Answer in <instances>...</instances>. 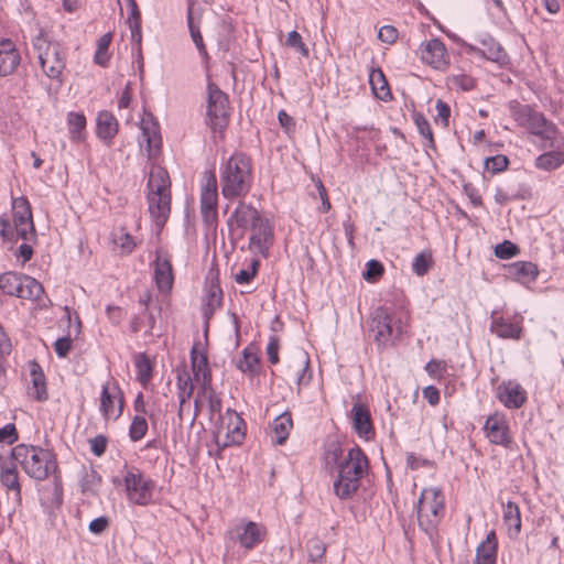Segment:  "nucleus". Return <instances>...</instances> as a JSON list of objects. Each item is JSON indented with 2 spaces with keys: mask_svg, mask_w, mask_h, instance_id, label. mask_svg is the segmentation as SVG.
Masks as SVG:
<instances>
[{
  "mask_svg": "<svg viewBox=\"0 0 564 564\" xmlns=\"http://www.w3.org/2000/svg\"><path fill=\"white\" fill-rule=\"evenodd\" d=\"M229 119V99L215 83L208 82L206 87V124L217 131L224 130Z\"/></svg>",
  "mask_w": 564,
  "mask_h": 564,
  "instance_id": "9",
  "label": "nucleus"
},
{
  "mask_svg": "<svg viewBox=\"0 0 564 564\" xmlns=\"http://www.w3.org/2000/svg\"><path fill=\"white\" fill-rule=\"evenodd\" d=\"M516 321H510L502 316L491 315L490 332L503 339H520L522 336V319L517 315Z\"/></svg>",
  "mask_w": 564,
  "mask_h": 564,
  "instance_id": "20",
  "label": "nucleus"
},
{
  "mask_svg": "<svg viewBox=\"0 0 564 564\" xmlns=\"http://www.w3.org/2000/svg\"><path fill=\"white\" fill-rule=\"evenodd\" d=\"M352 426L357 435L369 441L375 435L371 414L366 404L356 402L351 408Z\"/></svg>",
  "mask_w": 564,
  "mask_h": 564,
  "instance_id": "22",
  "label": "nucleus"
},
{
  "mask_svg": "<svg viewBox=\"0 0 564 564\" xmlns=\"http://www.w3.org/2000/svg\"><path fill=\"white\" fill-rule=\"evenodd\" d=\"M44 289L42 284L34 278L23 274L21 280V286L19 290L18 297L36 301L43 294Z\"/></svg>",
  "mask_w": 564,
  "mask_h": 564,
  "instance_id": "36",
  "label": "nucleus"
},
{
  "mask_svg": "<svg viewBox=\"0 0 564 564\" xmlns=\"http://www.w3.org/2000/svg\"><path fill=\"white\" fill-rule=\"evenodd\" d=\"M413 120L419 133L427 140V147H434V139L431 126L427 119L424 117V115L415 112L413 115Z\"/></svg>",
  "mask_w": 564,
  "mask_h": 564,
  "instance_id": "50",
  "label": "nucleus"
},
{
  "mask_svg": "<svg viewBox=\"0 0 564 564\" xmlns=\"http://www.w3.org/2000/svg\"><path fill=\"white\" fill-rule=\"evenodd\" d=\"M509 160L506 155L497 154L485 160V169L492 174H497L507 169Z\"/></svg>",
  "mask_w": 564,
  "mask_h": 564,
  "instance_id": "56",
  "label": "nucleus"
},
{
  "mask_svg": "<svg viewBox=\"0 0 564 564\" xmlns=\"http://www.w3.org/2000/svg\"><path fill=\"white\" fill-rule=\"evenodd\" d=\"M11 458L21 465L29 477L37 481L47 479L57 470L55 455L40 446L19 444L11 449Z\"/></svg>",
  "mask_w": 564,
  "mask_h": 564,
  "instance_id": "3",
  "label": "nucleus"
},
{
  "mask_svg": "<svg viewBox=\"0 0 564 564\" xmlns=\"http://www.w3.org/2000/svg\"><path fill=\"white\" fill-rule=\"evenodd\" d=\"M123 485L130 502L138 506H147L152 501L155 484L138 467H124Z\"/></svg>",
  "mask_w": 564,
  "mask_h": 564,
  "instance_id": "10",
  "label": "nucleus"
},
{
  "mask_svg": "<svg viewBox=\"0 0 564 564\" xmlns=\"http://www.w3.org/2000/svg\"><path fill=\"white\" fill-rule=\"evenodd\" d=\"M147 187L149 213L154 224L162 227L171 212V181L165 169L161 166L152 167Z\"/></svg>",
  "mask_w": 564,
  "mask_h": 564,
  "instance_id": "4",
  "label": "nucleus"
},
{
  "mask_svg": "<svg viewBox=\"0 0 564 564\" xmlns=\"http://www.w3.org/2000/svg\"><path fill=\"white\" fill-rule=\"evenodd\" d=\"M31 379L32 386L29 387V394L37 401L47 400L45 376L37 364L32 366Z\"/></svg>",
  "mask_w": 564,
  "mask_h": 564,
  "instance_id": "33",
  "label": "nucleus"
},
{
  "mask_svg": "<svg viewBox=\"0 0 564 564\" xmlns=\"http://www.w3.org/2000/svg\"><path fill=\"white\" fill-rule=\"evenodd\" d=\"M21 57L15 45L10 40L0 42V76L4 77L14 72Z\"/></svg>",
  "mask_w": 564,
  "mask_h": 564,
  "instance_id": "26",
  "label": "nucleus"
},
{
  "mask_svg": "<svg viewBox=\"0 0 564 564\" xmlns=\"http://www.w3.org/2000/svg\"><path fill=\"white\" fill-rule=\"evenodd\" d=\"M421 59L435 69H441L448 64V55L445 44L440 39H432L420 46Z\"/></svg>",
  "mask_w": 564,
  "mask_h": 564,
  "instance_id": "18",
  "label": "nucleus"
},
{
  "mask_svg": "<svg viewBox=\"0 0 564 564\" xmlns=\"http://www.w3.org/2000/svg\"><path fill=\"white\" fill-rule=\"evenodd\" d=\"M253 183L252 161L242 153L235 152L220 167L221 194L226 199L245 197Z\"/></svg>",
  "mask_w": 564,
  "mask_h": 564,
  "instance_id": "1",
  "label": "nucleus"
},
{
  "mask_svg": "<svg viewBox=\"0 0 564 564\" xmlns=\"http://www.w3.org/2000/svg\"><path fill=\"white\" fill-rule=\"evenodd\" d=\"M406 465L410 469L416 470L422 467H432L433 463L422 456H417L414 453H409L406 455Z\"/></svg>",
  "mask_w": 564,
  "mask_h": 564,
  "instance_id": "64",
  "label": "nucleus"
},
{
  "mask_svg": "<svg viewBox=\"0 0 564 564\" xmlns=\"http://www.w3.org/2000/svg\"><path fill=\"white\" fill-rule=\"evenodd\" d=\"M18 440V432L15 425L12 423L6 424L0 429V443L13 444Z\"/></svg>",
  "mask_w": 564,
  "mask_h": 564,
  "instance_id": "63",
  "label": "nucleus"
},
{
  "mask_svg": "<svg viewBox=\"0 0 564 564\" xmlns=\"http://www.w3.org/2000/svg\"><path fill=\"white\" fill-rule=\"evenodd\" d=\"M343 455V449L339 443H330L325 449V460L326 465H338L340 462V457Z\"/></svg>",
  "mask_w": 564,
  "mask_h": 564,
  "instance_id": "59",
  "label": "nucleus"
},
{
  "mask_svg": "<svg viewBox=\"0 0 564 564\" xmlns=\"http://www.w3.org/2000/svg\"><path fill=\"white\" fill-rule=\"evenodd\" d=\"M509 110L519 126L542 140L550 141V147L553 145L552 141L557 129L543 113L534 110L530 105L520 104L517 100L510 101Z\"/></svg>",
  "mask_w": 564,
  "mask_h": 564,
  "instance_id": "7",
  "label": "nucleus"
},
{
  "mask_svg": "<svg viewBox=\"0 0 564 564\" xmlns=\"http://www.w3.org/2000/svg\"><path fill=\"white\" fill-rule=\"evenodd\" d=\"M368 471L369 460L364 451L358 445L351 447L337 466V477L333 484L336 497L340 500L350 499Z\"/></svg>",
  "mask_w": 564,
  "mask_h": 564,
  "instance_id": "2",
  "label": "nucleus"
},
{
  "mask_svg": "<svg viewBox=\"0 0 564 564\" xmlns=\"http://www.w3.org/2000/svg\"><path fill=\"white\" fill-rule=\"evenodd\" d=\"M285 45L291 48H294L304 57H307L310 54L308 47L302 41V36L300 35V33L295 30L288 33Z\"/></svg>",
  "mask_w": 564,
  "mask_h": 564,
  "instance_id": "55",
  "label": "nucleus"
},
{
  "mask_svg": "<svg viewBox=\"0 0 564 564\" xmlns=\"http://www.w3.org/2000/svg\"><path fill=\"white\" fill-rule=\"evenodd\" d=\"M292 429L293 421L290 412H283L278 415L272 423V431L274 434L275 443L283 445L286 442Z\"/></svg>",
  "mask_w": 564,
  "mask_h": 564,
  "instance_id": "34",
  "label": "nucleus"
},
{
  "mask_svg": "<svg viewBox=\"0 0 564 564\" xmlns=\"http://www.w3.org/2000/svg\"><path fill=\"white\" fill-rule=\"evenodd\" d=\"M435 108L437 111V116L435 117V122L436 123L441 122L443 124V127H447L448 120L451 117L449 106L445 101L438 99L436 101Z\"/></svg>",
  "mask_w": 564,
  "mask_h": 564,
  "instance_id": "62",
  "label": "nucleus"
},
{
  "mask_svg": "<svg viewBox=\"0 0 564 564\" xmlns=\"http://www.w3.org/2000/svg\"><path fill=\"white\" fill-rule=\"evenodd\" d=\"M17 464L12 458L0 460V482L8 490L14 492L15 501L21 502V485Z\"/></svg>",
  "mask_w": 564,
  "mask_h": 564,
  "instance_id": "25",
  "label": "nucleus"
},
{
  "mask_svg": "<svg viewBox=\"0 0 564 564\" xmlns=\"http://www.w3.org/2000/svg\"><path fill=\"white\" fill-rule=\"evenodd\" d=\"M453 85L460 88L464 91H469L475 88V79L466 74H457L452 77Z\"/></svg>",
  "mask_w": 564,
  "mask_h": 564,
  "instance_id": "61",
  "label": "nucleus"
},
{
  "mask_svg": "<svg viewBox=\"0 0 564 564\" xmlns=\"http://www.w3.org/2000/svg\"><path fill=\"white\" fill-rule=\"evenodd\" d=\"M498 552V540L496 532L491 530L486 540L476 547L474 564H496Z\"/></svg>",
  "mask_w": 564,
  "mask_h": 564,
  "instance_id": "27",
  "label": "nucleus"
},
{
  "mask_svg": "<svg viewBox=\"0 0 564 564\" xmlns=\"http://www.w3.org/2000/svg\"><path fill=\"white\" fill-rule=\"evenodd\" d=\"M370 332L379 348L393 346L403 333V325L399 317L386 307L378 306L371 315Z\"/></svg>",
  "mask_w": 564,
  "mask_h": 564,
  "instance_id": "8",
  "label": "nucleus"
},
{
  "mask_svg": "<svg viewBox=\"0 0 564 564\" xmlns=\"http://www.w3.org/2000/svg\"><path fill=\"white\" fill-rule=\"evenodd\" d=\"M67 126L70 140L82 142L86 137V118L82 112H69L67 115Z\"/></svg>",
  "mask_w": 564,
  "mask_h": 564,
  "instance_id": "35",
  "label": "nucleus"
},
{
  "mask_svg": "<svg viewBox=\"0 0 564 564\" xmlns=\"http://www.w3.org/2000/svg\"><path fill=\"white\" fill-rule=\"evenodd\" d=\"M123 410V393L115 380L102 384L100 393V412L106 420H117Z\"/></svg>",
  "mask_w": 564,
  "mask_h": 564,
  "instance_id": "14",
  "label": "nucleus"
},
{
  "mask_svg": "<svg viewBox=\"0 0 564 564\" xmlns=\"http://www.w3.org/2000/svg\"><path fill=\"white\" fill-rule=\"evenodd\" d=\"M445 511V497L440 488L430 487L421 491L416 503L419 527L432 543L438 539V524Z\"/></svg>",
  "mask_w": 564,
  "mask_h": 564,
  "instance_id": "5",
  "label": "nucleus"
},
{
  "mask_svg": "<svg viewBox=\"0 0 564 564\" xmlns=\"http://www.w3.org/2000/svg\"><path fill=\"white\" fill-rule=\"evenodd\" d=\"M206 183L200 193V214L207 226H214L217 221V180L214 172L205 173Z\"/></svg>",
  "mask_w": 564,
  "mask_h": 564,
  "instance_id": "13",
  "label": "nucleus"
},
{
  "mask_svg": "<svg viewBox=\"0 0 564 564\" xmlns=\"http://www.w3.org/2000/svg\"><path fill=\"white\" fill-rule=\"evenodd\" d=\"M22 275L12 271L0 274V290L7 295L18 297Z\"/></svg>",
  "mask_w": 564,
  "mask_h": 564,
  "instance_id": "42",
  "label": "nucleus"
},
{
  "mask_svg": "<svg viewBox=\"0 0 564 564\" xmlns=\"http://www.w3.org/2000/svg\"><path fill=\"white\" fill-rule=\"evenodd\" d=\"M37 58L43 73L62 85L61 76L66 67V52L62 45L57 42L46 45L45 52H41Z\"/></svg>",
  "mask_w": 564,
  "mask_h": 564,
  "instance_id": "12",
  "label": "nucleus"
},
{
  "mask_svg": "<svg viewBox=\"0 0 564 564\" xmlns=\"http://www.w3.org/2000/svg\"><path fill=\"white\" fill-rule=\"evenodd\" d=\"M101 485V476L93 465L82 466L79 470V486L84 494H96Z\"/></svg>",
  "mask_w": 564,
  "mask_h": 564,
  "instance_id": "31",
  "label": "nucleus"
},
{
  "mask_svg": "<svg viewBox=\"0 0 564 564\" xmlns=\"http://www.w3.org/2000/svg\"><path fill=\"white\" fill-rule=\"evenodd\" d=\"M198 398L207 400L209 412L212 415L220 414L223 403L220 397L216 393L212 384H208L205 389H198Z\"/></svg>",
  "mask_w": 564,
  "mask_h": 564,
  "instance_id": "45",
  "label": "nucleus"
},
{
  "mask_svg": "<svg viewBox=\"0 0 564 564\" xmlns=\"http://www.w3.org/2000/svg\"><path fill=\"white\" fill-rule=\"evenodd\" d=\"M259 260L252 259L248 269H241L235 276L238 284L249 283L257 274L259 268Z\"/></svg>",
  "mask_w": 564,
  "mask_h": 564,
  "instance_id": "58",
  "label": "nucleus"
},
{
  "mask_svg": "<svg viewBox=\"0 0 564 564\" xmlns=\"http://www.w3.org/2000/svg\"><path fill=\"white\" fill-rule=\"evenodd\" d=\"M260 212L243 200H240L227 219L229 238L234 242L242 239L245 232L261 218Z\"/></svg>",
  "mask_w": 564,
  "mask_h": 564,
  "instance_id": "11",
  "label": "nucleus"
},
{
  "mask_svg": "<svg viewBox=\"0 0 564 564\" xmlns=\"http://www.w3.org/2000/svg\"><path fill=\"white\" fill-rule=\"evenodd\" d=\"M384 268L378 260L371 259L366 264V271L362 276L368 282H373L383 274Z\"/></svg>",
  "mask_w": 564,
  "mask_h": 564,
  "instance_id": "57",
  "label": "nucleus"
},
{
  "mask_svg": "<svg viewBox=\"0 0 564 564\" xmlns=\"http://www.w3.org/2000/svg\"><path fill=\"white\" fill-rule=\"evenodd\" d=\"M142 134L140 139V143H147L149 155H152L154 151L159 150L161 147V137L160 134L154 131L150 130L147 127H142Z\"/></svg>",
  "mask_w": 564,
  "mask_h": 564,
  "instance_id": "52",
  "label": "nucleus"
},
{
  "mask_svg": "<svg viewBox=\"0 0 564 564\" xmlns=\"http://www.w3.org/2000/svg\"><path fill=\"white\" fill-rule=\"evenodd\" d=\"M191 365L194 379L200 382L199 388H206L212 384V371L208 364L207 355L198 351L197 345L191 349Z\"/></svg>",
  "mask_w": 564,
  "mask_h": 564,
  "instance_id": "24",
  "label": "nucleus"
},
{
  "mask_svg": "<svg viewBox=\"0 0 564 564\" xmlns=\"http://www.w3.org/2000/svg\"><path fill=\"white\" fill-rule=\"evenodd\" d=\"M519 252V247L509 240H505L503 242L498 243L495 247V256L502 260L511 259L516 257Z\"/></svg>",
  "mask_w": 564,
  "mask_h": 564,
  "instance_id": "54",
  "label": "nucleus"
},
{
  "mask_svg": "<svg viewBox=\"0 0 564 564\" xmlns=\"http://www.w3.org/2000/svg\"><path fill=\"white\" fill-rule=\"evenodd\" d=\"M118 120L107 110L98 112L96 118V134L97 137L109 144L118 132Z\"/></svg>",
  "mask_w": 564,
  "mask_h": 564,
  "instance_id": "28",
  "label": "nucleus"
},
{
  "mask_svg": "<svg viewBox=\"0 0 564 564\" xmlns=\"http://www.w3.org/2000/svg\"><path fill=\"white\" fill-rule=\"evenodd\" d=\"M134 366L137 370L138 381L145 387L152 378V362L145 354H138L134 356Z\"/></svg>",
  "mask_w": 564,
  "mask_h": 564,
  "instance_id": "41",
  "label": "nucleus"
},
{
  "mask_svg": "<svg viewBox=\"0 0 564 564\" xmlns=\"http://www.w3.org/2000/svg\"><path fill=\"white\" fill-rule=\"evenodd\" d=\"M299 358H300L301 367L297 369V372H296V384L300 389L301 386L308 384V382L311 380V373H308V366H310L308 355L304 351H301L299 355Z\"/></svg>",
  "mask_w": 564,
  "mask_h": 564,
  "instance_id": "53",
  "label": "nucleus"
},
{
  "mask_svg": "<svg viewBox=\"0 0 564 564\" xmlns=\"http://www.w3.org/2000/svg\"><path fill=\"white\" fill-rule=\"evenodd\" d=\"M0 236L7 241L36 239L31 206L25 197L13 198L12 223L6 217L0 218Z\"/></svg>",
  "mask_w": 564,
  "mask_h": 564,
  "instance_id": "6",
  "label": "nucleus"
},
{
  "mask_svg": "<svg viewBox=\"0 0 564 564\" xmlns=\"http://www.w3.org/2000/svg\"><path fill=\"white\" fill-rule=\"evenodd\" d=\"M433 264V259L430 252H420L415 256L412 262V270L417 276L425 275Z\"/></svg>",
  "mask_w": 564,
  "mask_h": 564,
  "instance_id": "49",
  "label": "nucleus"
},
{
  "mask_svg": "<svg viewBox=\"0 0 564 564\" xmlns=\"http://www.w3.org/2000/svg\"><path fill=\"white\" fill-rule=\"evenodd\" d=\"M502 519L508 527L509 535L517 536L521 531V513L516 502L508 501L503 505Z\"/></svg>",
  "mask_w": 564,
  "mask_h": 564,
  "instance_id": "32",
  "label": "nucleus"
},
{
  "mask_svg": "<svg viewBox=\"0 0 564 564\" xmlns=\"http://www.w3.org/2000/svg\"><path fill=\"white\" fill-rule=\"evenodd\" d=\"M496 395L508 409H519L527 400L525 390L516 381L500 383L497 387Z\"/></svg>",
  "mask_w": 564,
  "mask_h": 564,
  "instance_id": "19",
  "label": "nucleus"
},
{
  "mask_svg": "<svg viewBox=\"0 0 564 564\" xmlns=\"http://www.w3.org/2000/svg\"><path fill=\"white\" fill-rule=\"evenodd\" d=\"M479 42L482 47H477L471 44H465L466 52L501 65L508 62V55L506 51L491 36L485 35L480 39Z\"/></svg>",
  "mask_w": 564,
  "mask_h": 564,
  "instance_id": "17",
  "label": "nucleus"
},
{
  "mask_svg": "<svg viewBox=\"0 0 564 564\" xmlns=\"http://www.w3.org/2000/svg\"><path fill=\"white\" fill-rule=\"evenodd\" d=\"M306 551L308 554V558L312 562H317L324 557L326 552V545L321 539L312 538L306 543Z\"/></svg>",
  "mask_w": 564,
  "mask_h": 564,
  "instance_id": "51",
  "label": "nucleus"
},
{
  "mask_svg": "<svg viewBox=\"0 0 564 564\" xmlns=\"http://www.w3.org/2000/svg\"><path fill=\"white\" fill-rule=\"evenodd\" d=\"M258 364L259 358L257 354L250 347H246L242 350V357L236 362V366L245 373L256 375L258 372Z\"/></svg>",
  "mask_w": 564,
  "mask_h": 564,
  "instance_id": "43",
  "label": "nucleus"
},
{
  "mask_svg": "<svg viewBox=\"0 0 564 564\" xmlns=\"http://www.w3.org/2000/svg\"><path fill=\"white\" fill-rule=\"evenodd\" d=\"M249 250L267 256L272 243V228L270 223L263 216L259 218L250 228Z\"/></svg>",
  "mask_w": 564,
  "mask_h": 564,
  "instance_id": "16",
  "label": "nucleus"
},
{
  "mask_svg": "<svg viewBox=\"0 0 564 564\" xmlns=\"http://www.w3.org/2000/svg\"><path fill=\"white\" fill-rule=\"evenodd\" d=\"M223 303V291L218 284L212 283L207 290L205 304H204V317L208 321L217 308Z\"/></svg>",
  "mask_w": 564,
  "mask_h": 564,
  "instance_id": "38",
  "label": "nucleus"
},
{
  "mask_svg": "<svg viewBox=\"0 0 564 564\" xmlns=\"http://www.w3.org/2000/svg\"><path fill=\"white\" fill-rule=\"evenodd\" d=\"M89 444L91 453L95 456L100 457L105 454L107 449L108 438L102 434H98L91 440H89Z\"/></svg>",
  "mask_w": 564,
  "mask_h": 564,
  "instance_id": "60",
  "label": "nucleus"
},
{
  "mask_svg": "<svg viewBox=\"0 0 564 564\" xmlns=\"http://www.w3.org/2000/svg\"><path fill=\"white\" fill-rule=\"evenodd\" d=\"M153 278L158 290L163 293L170 292L174 281L171 261L158 252L153 262Z\"/></svg>",
  "mask_w": 564,
  "mask_h": 564,
  "instance_id": "23",
  "label": "nucleus"
},
{
  "mask_svg": "<svg viewBox=\"0 0 564 564\" xmlns=\"http://www.w3.org/2000/svg\"><path fill=\"white\" fill-rule=\"evenodd\" d=\"M484 429L490 443L505 447L510 446L509 426L502 416L497 414L489 416L485 422Z\"/></svg>",
  "mask_w": 564,
  "mask_h": 564,
  "instance_id": "21",
  "label": "nucleus"
},
{
  "mask_svg": "<svg viewBox=\"0 0 564 564\" xmlns=\"http://www.w3.org/2000/svg\"><path fill=\"white\" fill-rule=\"evenodd\" d=\"M228 534L231 540L239 542L243 549L252 550L262 542L265 535V528L253 521H241Z\"/></svg>",
  "mask_w": 564,
  "mask_h": 564,
  "instance_id": "15",
  "label": "nucleus"
},
{
  "mask_svg": "<svg viewBox=\"0 0 564 564\" xmlns=\"http://www.w3.org/2000/svg\"><path fill=\"white\" fill-rule=\"evenodd\" d=\"M564 163V153L561 151H549L535 159V166L543 171H553Z\"/></svg>",
  "mask_w": 564,
  "mask_h": 564,
  "instance_id": "40",
  "label": "nucleus"
},
{
  "mask_svg": "<svg viewBox=\"0 0 564 564\" xmlns=\"http://www.w3.org/2000/svg\"><path fill=\"white\" fill-rule=\"evenodd\" d=\"M369 84L376 97L386 100L390 96V89L383 72L380 68H371L369 72Z\"/></svg>",
  "mask_w": 564,
  "mask_h": 564,
  "instance_id": "37",
  "label": "nucleus"
},
{
  "mask_svg": "<svg viewBox=\"0 0 564 564\" xmlns=\"http://www.w3.org/2000/svg\"><path fill=\"white\" fill-rule=\"evenodd\" d=\"M187 26L189 30L191 37H192L199 55L202 56L203 59L208 61L209 55H208V52L206 50V46H205V43H204V40L202 36L199 25L196 24L194 21L193 9L191 6L187 9Z\"/></svg>",
  "mask_w": 564,
  "mask_h": 564,
  "instance_id": "39",
  "label": "nucleus"
},
{
  "mask_svg": "<svg viewBox=\"0 0 564 564\" xmlns=\"http://www.w3.org/2000/svg\"><path fill=\"white\" fill-rule=\"evenodd\" d=\"M177 388H178V400H180V409H178V415L182 416V413L184 411V406L189 400V398L193 394L194 391V384L192 382V379L189 376H186L184 379L180 376L177 381Z\"/></svg>",
  "mask_w": 564,
  "mask_h": 564,
  "instance_id": "46",
  "label": "nucleus"
},
{
  "mask_svg": "<svg viewBox=\"0 0 564 564\" xmlns=\"http://www.w3.org/2000/svg\"><path fill=\"white\" fill-rule=\"evenodd\" d=\"M538 274L536 264L530 261H516L508 267V275L522 283L535 281Z\"/></svg>",
  "mask_w": 564,
  "mask_h": 564,
  "instance_id": "30",
  "label": "nucleus"
},
{
  "mask_svg": "<svg viewBox=\"0 0 564 564\" xmlns=\"http://www.w3.org/2000/svg\"><path fill=\"white\" fill-rule=\"evenodd\" d=\"M148 432V422L144 415H134L129 427V437L132 442L142 440Z\"/></svg>",
  "mask_w": 564,
  "mask_h": 564,
  "instance_id": "48",
  "label": "nucleus"
},
{
  "mask_svg": "<svg viewBox=\"0 0 564 564\" xmlns=\"http://www.w3.org/2000/svg\"><path fill=\"white\" fill-rule=\"evenodd\" d=\"M112 40V34L110 32L101 35L97 41V47L94 56V61L99 66H107L110 54L108 53L110 43Z\"/></svg>",
  "mask_w": 564,
  "mask_h": 564,
  "instance_id": "44",
  "label": "nucleus"
},
{
  "mask_svg": "<svg viewBox=\"0 0 564 564\" xmlns=\"http://www.w3.org/2000/svg\"><path fill=\"white\" fill-rule=\"evenodd\" d=\"M227 413L234 416V421H231L228 425V431L226 434V441L223 445L218 443V446L224 448L230 445H239L245 438L246 435V423L245 421L231 409L227 410Z\"/></svg>",
  "mask_w": 564,
  "mask_h": 564,
  "instance_id": "29",
  "label": "nucleus"
},
{
  "mask_svg": "<svg viewBox=\"0 0 564 564\" xmlns=\"http://www.w3.org/2000/svg\"><path fill=\"white\" fill-rule=\"evenodd\" d=\"M113 243L120 249L122 254H130L137 246L134 238L124 229H119L113 234Z\"/></svg>",
  "mask_w": 564,
  "mask_h": 564,
  "instance_id": "47",
  "label": "nucleus"
}]
</instances>
